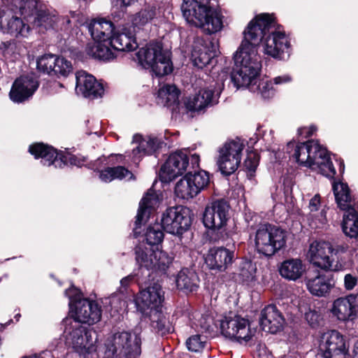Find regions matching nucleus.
Wrapping results in <instances>:
<instances>
[{"instance_id":"obj_60","label":"nucleus","mask_w":358,"mask_h":358,"mask_svg":"<svg viewBox=\"0 0 358 358\" xmlns=\"http://www.w3.org/2000/svg\"><path fill=\"white\" fill-rule=\"evenodd\" d=\"M135 275H129L124 278H123L120 280V287L119 289L120 292L124 293L127 292V289L131 285V282L134 280Z\"/></svg>"},{"instance_id":"obj_38","label":"nucleus","mask_w":358,"mask_h":358,"mask_svg":"<svg viewBox=\"0 0 358 358\" xmlns=\"http://www.w3.org/2000/svg\"><path fill=\"white\" fill-rule=\"evenodd\" d=\"M111 45L103 41H94L87 44L86 52L96 59L110 60L114 58L115 55L110 49Z\"/></svg>"},{"instance_id":"obj_5","label":"nucleus","mask_w":358,"mask_h":358,"mask_svg":"<svg viewBox=\"0 0 358 358\" xmlns=\"http://www.w3.org/2000/svg\"><path fill=\"white\" fill-rule=\"evenodd\" d=\"M136 55L141 66L151 69L158 77L168 75L173 71L171 53L163 49L160 42H150L140 48Z\"/></svg>"},{"instance_id":"obj_49","label":"nucleus","mask_w":358,"mask_h":358,"mask_svg":"<svg viewBox=\"0 0 358 358\" xmlns=\"http://www.w3.org/2000/svg\"><path fill=\"white\" fill-rule=\"evenodd\" d=\"M258 80L248 87L251 92H258L264 99H268L274 95L272 81H261L257 85Z\"/></svg>"},{"instance_id":"obj_61","label":"nucleus","mask_w":358,"mask_h":358,"mask_svg":"<svg viewBox=\"0 0 358 358\" xmlns=\"http://www.w3.org/2000/svg\"><path fill=\"white\" fill-rule=\"evenodd\" d=\"M213 320H208L207 318H202L200 320V327L202 329V332L204 333H211L213 331V327L212 325Z\"/></svg>"},{"instance_id":"obj_9","label":"nucleus","mask_w":358,"mask_h":358,"mask_svg":"<svg viewBox=\"0 0 358 358\" xmlns=\"http://www.w3.org/2000/svg\"><path fill=\"white\" fill-rule=\"evenodd\" d=\"M209 182L208 172L201 170L192 173L189 171L176 182L175 194L180 199L188 200L198 195Z\"/></svg>"},{"instance_id":"obj_22","label":"nucleus","mask_w":358,"mask_h":358,"mask_svg":"<svg viewBox=\"0 0 358 358\" xmlns=\"http://www.w3.org/2000/svg\"><path fill=\"white\" fill-rule=\"evenodd\" d=\"M76 91L87 98H97L103 94L102 85L96 81L95 78L84 71L76 73Z\"/></svg>"},{"instance_id":"obj_53","label":"nucleus","mask_w":358,"mask_h":358,"mask_svg":"<svg viewBox=\"0 0 358 358\" xmlns=\"http://www.w3.org/2000/svg\"><path fill=\"white\" fill-rule=\"evenodd\" d=\"M155 213L156 212L154 210H151L150 209H148L139 205L135 224H152L155 221Z\"/></svg>"},{"instance_id":"obj_59","label":"nucleus","mask_w":358,"mask_h":358,"mask_svg":"<svg viewBox=\"0 0 358 358\" xmlns=\"http://www.w3.org/2000/svg\"><path fill=\"white\" fill-rule=\"evenodd\" d=\"M357 283V278L350 273H348L344 277V286L347 290H352Z\"/></svg>"},{"instance_id":"obj_21","label":"nucleus","mask_w":358,"mask_h":358,"mask_svg":"<svg viewBox=\"0 0 358 358\" xmlns=\"http://www.w3.org/2000/svg\"><path fill=\"white\" fill-rule=\"evenodd\" d=\"M38 87V83L34 76H22L13 83L9 96L13 101L21 103L32 96Z\"/></svg>"},{"instance_id":"obj_14","label":"nucleus","mask_w":358,"mask_h":358,"mask_svg":"<svg viewBox=\"0 0 358 358\" xmlns=\"http://www.w3.org/2000/svg\"><path fill=\"white\" fill-rule=\"evenodd\" d=\"M220 331L224 337L241 344L248 342L252 338L249 320L238 315L225 316L220 321Z\"/></svg>"},{"instance_id":"obj_30","label":"nucleus","mask_w":358,"mask_h":358,"mask_svg":"<svg viewBox=\"0 0 358 358\" xmlns=\"http://www.w3.org/2000/svg\"><path fill=\"white\" fill-rule=\"evenodd\" d=\"M89 31L94 41L110 42L113 32V24L104 19L94 20L88 26Z\"/></svg>"},{"instance_id":"obj_34","label":"nucleus","mask_w":358,"mask_h":358,"mask_svg":"<svg viewBox=\"0 0 358 358\" xmlns=\"http://www.w3.org/2000/svg\"><path fill=\"white\" fill-rule=\"evenodd\" d=\"M161 224H189L192 222L189 208L179 206L167 208L162 215Z\"/></svg>"},{"instance_id":"obj_46","label":"nucleus","mask_w":358,"mask_h":358,"mask_svg":"<svg viewBox=\"0 0 358 358\" xmlns=\"http://www.w3.org/2000/svg\"><path fill=\"white\" fill-rule=\"evenodd\" d=\"M320 196L315 194L309 201L308 209L310 210V216L311 217V222H320L324 224L327 222L326 217V210L322 209L320 213L317 210L320 206Z\"/></svg>"},{"instance_id":"obj_40","label":"nucleus","mask_w":358,"mask_h":358,"mask_svg":"<svg viewBox=\"0 0 358 358\" xmlns=\"http://www.w3.org/2000/svg\"><path fill=\"white\" fill-rule=\"evenodd\" d=\"M179 91L174 85L165 84L161 86L157 93L158 103L171 106L178 102Z\"/></svg>"},{"instance_id":"obj_52","label":"nucleus","mask_w":358,"mask_h":358,"mask_svg":"<svg viewBox=\"0 0 358 358\" xmlns=\"http://www.w3.org/2000/svg\"><path fill=\"white\" fill-rule=\"evenodd\" d=\"M71 71L72 65L70 61L64 57H56L53 74L67 76Z\"/></svg>"},{"instance_id":"obj_15","label":"nucleus","mask_w":358,"mask_h":358,"mask_svg":"<svg viewBox=\"0 0 358 358\" xmlns=\"http://www.w3.org/2000/svg\"><path fill=\"white\" fill-rule=\"evenodd\" d=\"M71 328V331L69 332L66 340L76 352L80 355H86L95 350L92 337V331L89 327L75 322Z\"/></svg>"},{"instance_id":"obj_58","label":"nucleus","mask_w":358,"mask_h":358,"mask_svg":"<svg viewBox=\"0 0 358 358\" xmlns=\"http://www.w3.org/2000/svg\"><path fill=\"white\" fill-rule=\"evenodd\" d=\"M343 233L350 238L358 236V225H341Z\"/></svg>"},{"instance_id":"obj_51","label":"nucleus","mask_w":358,"mask_h":358,"mask_svg":"<svg viewBox=\"0 0 358 358\" xmlns=\"http://www.w3.org/2000/svg\"><path fill=\"white\" fill-rule=\"evenodd\" d=\"M56 61V56L54 55H45L37 60V68L48 74H53L54 64Z\"/></svg>"},{"instance_id":"obj_54","label":"nucleus","mask_w":358,"mask_h":358,"mask_svg":"<svg viewBox=\"0 0 358 358\" xmlns=\"http://www.w3.org/2000/svg\"><path fill=\"white\" fill-rule=\"evenodd\" d=\"M162 229H171V233L176 235L180 238H182L183 235L189 233L192 236L191 232L192 225H160Z\"/></svg>"},{"instance_id":"obj_36","label":"nucleus","mask_w":358,"mask_h":358,"mask_svg":"<svg viewBox=\"0 0 358 358\" xmlns=\"http://www.w3.org/2000/svg\"><path fill=\"white\" fill-rule=\"evenodd\" d=\"M333 275L329 273L326 275L319 274L313 279H308L306 282V286L308 291L315 296H323L329 293L331 289V280Z\"/></svg>"},{"instance_id":"obj_57","label":"nucleus","mask_w":358,"mask_h":358,"mask_svg":"<svg viewBox=\"0 0 358 358\" xmlns=\"http://www.w3.org/2000/svg\"><path fill=\"white\" fill-rule=\"evenodd\" d=\"M343 214V224H358V209L352 207V205L347 208Z\"/></svg>"},{"instance_id":"obj_25","label":"nucleus","mask_w":358,"mask_h":358,"mask_svg":"<svg viewBox=\"0 0 358 358\" xmlns=\"http://www.w3.org/2000/svg\"><path fill=\"white\" fill-rule=\"evenodd\" d=\"M141 318L148 319L151 327L159 335L163 336L173 331L169 317L163 312L162 308L150 310L146 315H141Z\"/></svg>"},{"instance_id":"obj_44","label":"nucleus","mask_w":358,"mask_h":358,"mask_svg":"<svg viewBox=\"0 0 358 358\" xmlns=\"http://www.w3.org/2000/svg\"><path fill=\"white\" fill-rule=\"evenodd\" d=\"M206 228L205 237L209 242L215 243L225 241L231 236V231L227 228V225H204Z\"/></svg>"},{"instance_id":"obj_12","label":"nucleus","mask_w":358,"mask_h":358,"mask_svg":"<svg viewBox=\"0 0 358 358\" xmlns=\"http://www.w3.org/2000/svg\"><path fill=\"white\" fill-rule=\"evenodd\" d=\"M164 292L158 282L152 279V282H144L141 286L139 296L135 299L136 310L141 315H146L150 310L162 308L164 301Z\"/></svg>"},{"instance_id":"obj_47","label":"nucleus","mask_w":358,"mask_h":358,"mask_svg":"<svg viewBox=\"0 0 358 358\" xmlns=\"http://www.w3.org/2000/svg\"><path fill=\"white\" fill-rule=\"evenodd\" d=\"M162 201V196L152 189H150L143 195L139 205L156 212Z\"/></svg>"},{"instance_id":"obj_13","label":"nucleus","mask_w":358,"mask_h":358,"mask_svg":"<svg viewBox=\"0 0 358 358\" xmlns=\"http://www.w3.org/2000/svg\"><path fill=\"white\" fill-rule=\"evenodd\" d=\"M31 24L17 16L13 8L4 5L0 10V31L15 38H25L29 34Z\"/></svg>"},{"instance_id":"obj_41","label":"nucleus","mask_w":358,"mask_h":358,"mask_svg":"<svg viewBox=\"0 0 358 358\" xmlns=\"http://www.w3.org/2000/svg\"><path fill=\"white\" fill-rule=\"evenodd\" d=\"M164 236L162 229H156L152 225H148L145 234L142 236V241L138 243H144L145 246L159 252Z\"/></svg>"},{"instance_id":"obj_27","label":"nucleus","mask_w":358,"mask_h":358,"mask_svg":"<svg viewBox=\"0 0 358 358\" xmlns=\"http://www.w3.org/2000/svg\"><path fill=\"white\" fill-rule=\"evenodd\" d=\"M135 28L124 27L121 33L113 35L108 44L119 51H131L136 48L137 43L135 38Z\"/></svg>"},{"instance_id":"obj_55","label":"nucleus","mask_w":358,"mask_h":358,"mask_svg":"<svg viewBox=\"0 0 358 358\" xmlns=\"http://www.w3.org/2000/svg\"><path fill=\"white\" fill-rule=\"evenodd\" d=\"M259 164V156L256 152L251 151L248 153L244 161L245 168L250 172H254Z\"/></svg>"},{"instance_id":"obj_4","label":"nucleus","mask_w":358,"mask_h":358,"mask_svg":"<svg viewBox=\"0 0 358 358\" xmlns=\"http://www.w3.org/2000/svg\"><path fill=\"white\" fill-rule=\"evenodd\" d=\"M181 10L188 23L207 34L217 33L223 27L222 15L211 6L210 0H183Z\"/></svg>"},{"instance_id":"obj_1","label":"nucleus","mask_w":358,"mask_h":358,"mask_svg":"<svg viewBox=\"0 0 358 358\" xmlns=\"http://www.w3.org/2000/svg\"><path fill=\"white\" fill-rule=\"evenodd\" d=\"M261 33L259 29L251 28L243 32L244 38L234 56L235 67L231 73V80L237 88L248 87L258 79L262 63L256 46Z\"/></svg>"},{"instance_id":"obj_31","label":"nucleus","mask_w":358,"mask_h":358,"mask_svg":"<svg viewBox=\"0 0 358 358\" xmlns=\"http://www.w3.org/2000/svg\"><path fill=\"white\" fill-rule=\"evenodd\" d=\"M160 143L156 137L151 136L143 137L136 134L133 138V143L137 144V146L133 149V155L137 158L145 155H152L159 148Z\"/></svg>"},{"instance_id":"obj_28","label":"nucleus","mask_w":358,"mask_h":358,"mask_svg":"<svg viewBox=\"0 0 358 358\" xmlns=\"http://www.w3.org/2000/svg\"><path fill=\"white\" fill-rule=\"evenodd\" d=\"M199 282L196 272L188 268H182L176 277L177 289L185 294L196 292L199 287Z\"/></svg>"},{"instance_id":"obj_29","label":"nucleus","mask_w":358,"mask_h":358,"mask_svg":"<svg viewBox=\"0 0 358 358\" xmlns=\"http://www.w3.org/2000/svg\"><path fill=\"white\" fill-rule=\"evenodd\" d=\"M349 348V344L345 337L338 331L332 330L328 335L324 343H321L319 351L322 356L331 357V353Z\"/></svg>"},{"instance_id":"obj_19","label":"nucleus","mask_w":358,"mask_h":358,"mask_svg":"<svg viewBox=\"0 0 358 358\" xmlns=\"http://www.w3.org/2000/svg\"><path fill=\"white\" fill-rule=\"evenodd\" d=\"M331 313L340 321L355 320L358 317V294H350L334 300Z\"/></svg>"},{"instance_id":"obj_45","label":"nucleus","mask_w":358,"mask_h":358,"mask_svg":"<svg viewBox=\"0 0 358 358\" xmlns=\"http://www.w3.org/2000/svg\"><path fill=\"white\" fill-rule=\"evenodd\" d=\"M57 20V17L55 15L48 11L40 10L29 22L33 27H39L40 31H43V29L52 28Z\"/></svg>"},{"instance_id":"obj_24","label":"nucleus","mask_w":358,"mask_h":358,"mask_svg":"<svg viewBox=\"0 0 358 358\" xmlns=\"http://www.w3.org/2000/svg\"><path fill=\"white\" fill-rule=\"evenodd\" d=\"M229 218V206L224 201L218 200L206 207L203 224H226Z\"/></svg>"},{"instance_id":"obj_48","label":"nucleus","mask_w":358,"mask_h":358,"mask_svg":"<svg viewBox=\"0 0 358 358\" xmlns=\"http://www.w3.org/2000/svg\"><path fill=\"white\" fill-rule=\"evenodd\" d=\"M206 345V337L201 334L192 335L185 341V345L188 351L194 353L202 352Z\"/></svg>"},{"instance_id":"obj_35","label":"nucleus","mask_w":358,"mask_h":358,"mask_svg":"<svg viewBox=\"0 0 358 358\" xmlns=\"http://www.w3.org/2000/svg\"><path fill=\"white\" fill-rule=\"evenodd\" d=\"M136 261L141 268H145L148 270V275L150 277V270L153 268L155 254L158 251L145 246L144 243H138L135 248Z\"/></svg>"},{"instance_id":"obj_56","label":"nucleus","mask_w":358,"mask_h":358,"mask_svg":"<svg viewBox=\"0 0 358 358\" xmlns=\"http://www.w3.org/2000/svg\"><path fill=\"white\" fill-rule=\"evenodd\" d=\"M305 319L308 322V324L313 329L317 328L320 326L322 316L320 313L315 310H309L308 312L305 313Z\"/></svg>"},{"instance_id":"obj_20","label":"nucleus","mask_w":358,"mask_h":358,"mask_svg":"<svg viewBox=\"0 0 358 358\" xmlns=\"http://www.w3.org/2000/svg\"><path fill=\"white\" fill-rule=\"evenodd\" d=\"M259 325L266 332L275 334L283 329L285 319L282 313L275 304H268L262 310L259 317Z\"/></svg>"},{"instance_id":"obj_7","label":"nucleus","mask_w":358,"mask_h":358,"mask_svg":"<svg viewBox=\"0 0 358 358\" xmlns=\"http://www.w3.org/2000/svg\"><path fill=\"white\" fill-rule=\"evenodd\" d=\"M262 226L256 232L255 246L259 254L271 257L285 246L287 232L275 225Z\"/></svg>"},{"instance_id":"obj_42","label":"nucleus","mask_w":358,"mask_h":358,"mask_svg":"<svg viewBox=\"0 0 358 358\" xmlns=\"http://www.w3.org/2000/svg\"><path fill=\"white\" fill-rule=\"evenodd\" d=\"M257 268L251 260L243 259L239 265L237 280L243 284H249L256 280Z\"/></svg>"},{"instance_id":"obj_3","label":"nucleus","mask_w":358,"mask_h":358,"mask_svg":"<svg viewBox=\"0 0 358 358\" xmlns=\"http://www.w3.org/2000/svg\"><path fill=\"white\" fill-rule=\"evenodd\" d=\"M286 151L300 165L317 171L327 178L334 177L336 170L329 154L317 141H310L297 144L290 142L287 145Z\"/></svg>"},{"instance_id":"obj_23","label":"nucleus","mask_w":358,"mask_h":358,"mask_svg":"<svg viewBox=\"0 0 358 358\" xmlns=\"http://www.w3.org/2000/svg\"><path fill=\"white\" fill-rule=\"evenodd\" d=\"M218 53L217 44L213 41L203 43L196 41L193 45L192 59L194 66L202 69L210 63L211 59Z\"/></svg>"},{"instance_id":"obj_6","label":"nucleus","mask_w":358,"mask_h":358,"mask_svg":"<svg viewBox=\"0 0 358 358\" xmlns=\"http://www.w3.org/2000/svg\"><path fill=\"white\" fill-rule=\"evenodd\" d=\"M141 353V337L136 329L133 333L124 331L115 334L106 351L107 356L113 358H137Z\"/></svg>"},{"instance_id":"obj_17","label":"nucleus","mask_w":358,"mask_h":358,"mask_svg":"<svg viewBox=\"0 0 358 358\" xmlns=\"http://www.w3.org/2000/svg\"><path fill=\"white\" fill-rule=\"evenodd\" d=\"M189 159L185 152L171 154L160 170L161 180L169 182L182 175L189 167Z\"/></svg>"},{"instance_id":"obj_8","label":"nucleus","mask_w":358,"mask_h":358,"mask_svg":"<svg viewBox=\"0 0 358 358\" xmlns=\"http://www.w3.org/2000/svg\"><path fill=\"white\" fill-rule=\"evenodd\" d=\"M29 151L35 158L41 157L43 164L48 166L50 165H54L56 168H62L64 165L82 166L86 161L85 157L69 152L57 153L52 147L40 143L30 145Z\"/></svg>"},{"instance_id":"obj_16","label":"nucleus","mask_w":358,"mask_h":358,"mask_svg":"<svg viewBox=\"0 0 358 358\" xmlns=\"http://www.w3.org/2000/svg\"><path fill=\"white\" fill-rule=\"evenodd\" d=\"M234 246L227 248L224 246H214L208 250L204 257L205 263L210 271L224 272L235 261Z\"/></svg>"},{"instance_id":"obj_50","label":"nucleus","mask_w":358,"mask_h":358,"mask_svg":"<svg viewBox=\"0 0 358 358\" xmlns=\"http://www.w3.org/2000/svg\"><path fill=\"white\" fill-rule=\"evenodd\" d=\"M153 268L150 270L159 271L165 273L170 264L172 263V258L169 257L166 253L159 251L155 254V259L153 261Z\"/></svg>"},{"instance_id":"obj_37","label":"nucleus","mask_w":358,"mask_h":358,"mask_svg":"<svg viewBox=\"0 0 358 358\" xmlns=\"http://www.w3.org/2000/svg\"><path fill=\"white\" fill-rule=\"evenodd\" d=\"M158 11L153 5H145L131 17L133 27L140 29L150 23L157 15Z\"/></svg>"},{"instance_id":"obj_11","label":"nucleus","mask_w":358,"mask_h":358,"mask_svg":"<svg viewBox=\"0 0 358 358\" xmlns=\"http://www.w3.org/2000/svg\"><path fill=\"white\" fill-rule=\"evenodd\" d=\"M244 144L240 139L227 141L219 150L217 164L222 174L230 175L238 168Z\"/></svg>"},{"instance_id":"obj_39","label":"nucleus","mask_w":358,"mask_h":358,"mask_svg":"<svg viewBox=\"0 0 358 358\" xmlns=\"http://www.w3.org/2000/svg\"><path fill=\"white\" fill-rule=\"evenodd\" d=\"M332 185L338 207L341 210H345L352 205V196L348 185L341 182H334Z\"/></svg>"},{"instance_id":"obj_2","label":"nucleus","mask_w":358,"mask_h":358,"mask_svg":"<svg viewBox=\"0 0 358 358\" xmlns=\"http://www.w3.org/2000/svg\"><path fill=\"white\" fill-rule=\"evenodd\" d=\"M252 29H259V43L262 42L264 52L273 58L282 59L289 56V42L280 26L275 22L272 15L260 14L248 24L244 32Z\"/></svg>"},{"instance_id":"obj_62","label":"nucleus","mask_w":358,"mask_h":358,"mask_svg":"<svg viewBox=\"0 0 358 358\" xmlns=\"http://www.w3.org/2000/svg\"><path fill=\"white\" fill-rule=\"evenodd\" d=\"M331 357L327 356H322L324 358H351V356L349 353V348H346L345 350H338L337 352H334V353H331Z\"/></svg>"},{"instance_id":"obj_63","label":"nucleus","mask_w":358,"mask_h":358,"mask_svg":"<svg viewBox=\"0 0 358 358\" xmlns=\"http://www.w3.org/2000/svg\"><path fill=\"white\" fill-rule=\"evenodd\" d=\"M292 80L291 76L288 74H285L282 76H279L273 78V83L275 85H283L288 83H290Z\"/></svg>"},{"instance_id":"obj_43","label":"nucleus","mask_w":358,"mask_h":358,"mask_svg":"<svg viewBox=\"0 0 358 358\" xmlns=\"http://www.w3.org/2000/svg\"><path fill=\"white\" fill-rule=\"evenodd\" d=\"M133 173L123 166L107 168L100 173L99 177L103 182H110L114 179L129 180L133 178Z\"/></svg>"},{"instance_id":"obj_32","label":"nucleus","mask_w":358,"mask_h":358,"mask_svg":"<svg viewBox=\"0 0 358 358\" xmlns=\"http://www.w3.org/2000/svg\"><path fill=\"white\" fill-rule=\"evenodd\" d=\"M3 4L20 13L24 20L31 22L38 10V0H3Z\"/></svg>"},{"instance_id":"obj_33","label":"nucleus","mask_w":358,"mask_h":358,"mask_svg":"<svg viewBox=\"0 0 358 358\" xmlns=\"http://www.w3.org/2000/svg\"><path fill=\"white\" fill-rule=\"evenodd\" d=\"M306 271V266L301 259L291 258L283 261L279 267L280 275L289 280L296 281L301 278Z\"/></svg>"},{"instance_id":"obj_10","label":"nucleus","mask_w":358,"mask_h":358,"mask_svg":"<svg viewBox=\"0 0 358 358\" xmlns=\"http://www.w3.org/2000/svg\"><path fill=\"white\" fill-rule=\"evenodd\" d=\"M69 309L74 322L90 326L99 322L101 318V307L96 301L88 299H71Z\"/></svg>"},{"instance_id":"obj_18","label":"nucleus","mask_w":358,"mask_h":358,"mask_svg":"<svg viewBox=\"0 0 358 358\" xmlns=\"http://www.w3.org/2000/svg\"><path fill=\"white\" fill-rule=\"evenodd\" d=\"M334 248L328 241H315L310 244L308 255L310 262L315 266L326 271H331Z\"/></svg>"},{"instance_id":"obj_64","label":"nucleus","mask_w":358,"mask_h":358,"mask_svg":"<svg viewBox=\"0 0 358 358\" xmlns=\"http://www.w3.org/2000/svg\"><path fill=\"white\" fill-rule=\"evenodd\" d=\"M315 131V127H310V128H300L298 130L299 135H303L306 134V137L311 136Z\"/></svg>"},{"instance_id":"obj_26","label":"nucleus","mask_w":358,"mask_h":358,"mask_svg":"<svg viewBox=\"0 0 358 358\" xmlns=\"http://www.w3.org/2000/svg\"><path fill=\"white\" fill-rule=\"evenodd\" d=\"M217 96L213 90L209 88H204L192 97H189L186 103V107L189 110L199 111L203 108L212 106L217 102Z\"/></svg>"}]
</instances>
